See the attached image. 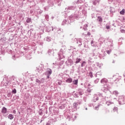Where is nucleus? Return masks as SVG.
<instances>
[{"mask_svg":"<svg viewBox=\"0 0 125 125\" xmlns=\"http://www.w3.org/2000/svg\"><path fill=\"white\" fill-rule=\"evenodd\" d=\"M111 81L112 82H116L118 79H120V76H119V74H116L115 75H114L112 78H110Z\"/></svg>","mask_w":125,"mask_h":125,"instance_id":"obj_1","label":"nucleus"},{"mask_svg":"<svg viewBox=\"0 0 125 125\" xmlns=\"http://www.w3.org/2000/svg\"><path fill=\"white\" fill-rule=\"evenodd\" d=\"M72 82H73L72 78H68L66 80V82L68 83H72Z\"/></svg>","mask_w":125,"mask_h":125,"instance_id":"obj_2","label":"nucleus"},{"mask_svg":"<svg viewBox=\"0 0 125 125\" xmlns=\"http://www.w3.org/2000/svg\"><path fill=\"white\" fill-rule=\"evenodd\" d=\"M7 109L5 107H3L2 109V113H3V114H5V113H6V111H7Z\"/></svg>","mask_w":125,"mask_h":125,"instance_id":"obj_3","label":"nucleus"},{"mask_svg":"<svg viewBox=\"0 0 125 125\" xmlns=\"http://www.w3.org/2000/svg\"><path fill=\"white\" fill-rule=\"evenodd\" d=\"M47 74L48 76H50L51 74H52V71L51 69L47 71Z\"/></svg>","mask_w":125,"mask_h":125,"instance_id":"obj_4","label":"nucleus"},{"mask_svg":"<svg viewBox=\"0 0 125 125\" xmlns=\"http://www.w3.org/2000/svg\"><path fill=\"white\" fill-rule=\"evenodd\" d=\"M98 21H99V22H102V21H103V20L102 19V18H101V17L99 16V17H98Z\"/></svg>","mask_w":125,"mask_h":125,"instance_id":"obj_5","label":"nucleus"},{"mask_svg":"<svg viewBox=\"0 0 125 125\" xmlns=\"http://www.w3.org/2000/svg\"><path fill=\"white\" fill-rule=\"evenodd\" d=\"M78 106H79V104H78V103H74L73 104V107L74 108H77V107H78Z\"/></svg>","mask_w":125,"mask_h":125,"instance_id":"obj_6","label":"nucleus"},{"mask_svg":"<svg viewBox=\"0 0 125 125\" xmlns=\"http://www.w3.org/2000/svg\"><path fill=\"white\" fill-rule=\"evenodd\" d=\"M125 12V9H123L121 11H120V14H121V15H124Z\"/></svg>","mask_w":125,"mask_h":125,"instance_id":"obj_7","label":"nucleus"},{"mask_svg":"<svg viewBox=\"0 0 125 125\" xmlns=\"http://www.w3.org/2000/svg\"><path fill=\"white\" fill-rule=\"evenodd\" d=\"M78 80H76L73 81V84H75L76 85H77V84H78Z\"/></svg>","mask_w":125,"mask_h":125,"instance_id":"obj_8","label":"nucleus"},{"mask_svg":"<svg viewBox=\"0 0 125 125\" xmlns=\"http://www.w3.org/2000/svg\"><path fill=\"white\" fill-rule=\"evenodd\" d=\"M81 59H78V58L76 59V61L75 63L76 64H78V63H80V62H81Z\"/></svg>","mask_w":125,"mask_h":125,"instance_id":"obj_9","label":"nucleus"},{"mask_svg":"<svg viewBox=\"0 0 125 125\" xmlns=\"http://www.w3.org/2000/svg\"><path fill=\"white\" fill-rule=\"evenodd\" d=\"M14 117L13 115H12V114H10L8 116V119H10V120H12V119H13Z\"/></svg>","mask_w":125,"mask_h":125,"instance_id":"obj_10","label":"nucleus"},{"mask_svg":"<svg viewBox=\"0 0 125 125\" xmlns=\"http://www.w3.org/2000/svg\"><path fill=\"white\" fill-rule=\"evenodd\" d=\"M31 18H28L27 20H26V22L27 23H31Z\"/></svg>","mask_w":125,"mask_h":125,"instance_id":"obj_11","label":"nucleus"},{"mask_svg":"<svg viewBox=\"0 0 125 125\" xmlns=\"http://www.w3.org/2000/svg\"><path fill=\"white\" fill-rule=\"evenodd\" d=\"M113 94L115 95H118V94H119V92H118V91H114Z\"/></svg>","mask_w":125,"mask_h":125,"instance_id":"obj_12","label":"nucleus"},{"mask_svg":"<svg viewBox=\"0 0 125 125\" xmlns=\"http://www.w3.org/2000/svg\"><path fill=\"white\" fill-rule=\"evenodd\" d=\"M12 92H13V93H14V94H16V92H17L16 89H14L12 90Z\"/></svg>","mask_w":125,"mask_h":125,"instance_id":"obj_13","label":"nucleus"},{"mask_svg":"<svg viewBox=\"0 0 125 125\" xmlns=\"http://www.w3.org/2000/svg\"><path fill=\"white\" fill-rule=\"evenodd\" d=\"M83 64H85V62H83V63L81 64L82 67H83Z\"/></svg>","mask_w":125,"mask_h":125,"instance_id":"obj_14","label":"nucleus"},{"mask_svg":"<svg viewBox=\"0 0 125 125\" xmlns=\"http://www.w3.org/2000/svg\"><path fill=\"white\" fill-rule=\"evenodd\" d=\"M106 28L107 29V30H109V29H110V26L106 25Z\"/></svg>","mask_w":125,"mask_h":125,"instance_id":"obj_15","label":"nucleus"},{"mask_svg":"<svg viewBox=\"0 0 125 125\" xmlns=\"http://www.w3.org/2000/svg\"><path fill=\"white\" fill-rule=\"evenodd\" d=\"M79 94L80 95H83V92L80 91V92H79Z\"/></svg>","mask_w":125,"mask_h":125,"instance_id":"obj_16","label":"nucleus"},{"mask_svg":"<svg viewBox=\"0 0 125 125\" xmlns=\"http://www.w3.org/2000/svg\"><path fill=\"white\" fill-rule=\"evenodd\" d=\"M87 35H88V36H90V32H88V33H87Z\"/></svg>","mask_w":125,"mask_h":125,"instance_id":"obj_17","label":"nucleus"},{"mask_svg":"<svg viewBox=\"0 0 125 125\" xmlns=\"http://www.w3.org/2000/svg\"><path fill=\"white\" fill-rule=\"evenodd\" d=\"M49 76H50V75H48V76H47L48 79H49Z\"/></svg>","mask_w":125,"mask_h":125,"instance_id":"obj_18","label":"nucleus"},{"mask_svg":"<svg viewBox=\"0 0 125 125\" xmlns=\"http://www.w3.org/2000/svg\"><path fill=\"white\" fill-rule=\"evenodd\" d=\"M46 125H50V124L47 123V124H46Z\"/></svg>","mask_w":125,"mask_h":125,"instance_id":"obj_19","label":"nucleus"},{"mask_svg":"<svg viewBox=\"0 0 125 125\" xmlns=\"http://www.w3.org/2000/svg\"><path fill=\"white\" fill-rule=\"evenodd\" d=\"M91 43H93V41H91Z\"/></svg>","mask_w":125,"mask_h":125,"instance_id":"obj_20","label":"nucleus"},{"mask_svg":"<svg viewBox=\"0 0 125 125\" xmlns=\"http://www.w3.org/2000/svg\"><path fill=\"white\" fill-rule=\"evenodd\" d=\"M13 113H15V110H13Z\"/></svg>","mask_w":125,"mask_h":125,"instance_id":"obj_21","label":"nucleus"},{"mask_svg":"<svg viewBox=\"0 0 125 125\" xmlns=\"http://www.w3.org/2000/svg\"><path fill=\"white\" fill-rule=\"evenodd\" d=\"M88 85V86H90V84H89Z\"/></svg>","mask_w":125,"mask_h":125,"instance_id":"obj_22","label":"nucleus"},{"mask_svg":"<svg viewBox=\"0 0 125 125\" xmlns=\"http://www.w3.org/2000/svg\"><path fill=\"white\" fill-rule=\"evenodd\" d=\"M96 100H98V98H96Z\"/></svg>","mask_w":125,"mask_h":125,"instance_id":"obj_23","label":"nucleus"},{"mask_svg":"<svg viewBox=\"0 0 125 125\" xmlns=\"http://www.w3.org/2000/svg\"><path fill=\"white\" fill-rule=\"evenodd\" d=\"M101 82H103V80H102L101 81Z\"/></svg>","mask_w":125,"mask_h":125,"instance_id":"obj_24","label":"nucleus"},{"mask_svg":"<svg viewBox=\"0 0 125 125\" xmlns=\"http://www.w3.org/2000/svg\"><path fill=\"white\" fill-rule=\"evenodd\" d=\"M108 52H109V51H107V53H108Z\"/></svg>","mask_w":125,"mask_h":125,"instance_id":"obj_25","label":"nucleus"}]
</instances>
